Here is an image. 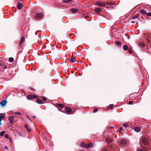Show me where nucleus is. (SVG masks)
<instances>
[{
	"mask_svg": "<svg viewBox=\"0 0 151 151\" xmlns=\"http://www.w3.org/2000/svg\"><path fill=\"white\" fill-rule=\"evenodd\" d=\"M119 143L122 146L126 147L127 146L128 143L127 140L126 139H124L121 140L119 142Z\"/></svg>",
	"mask_w": 151,
	"mask_h": 151,
	"instance_id": "f257e3e1",
	"label": "nucleus"
},
{
	"mask_svg": "<svg viewBox=\"0 0 151 151\" xmlns=\"http://www.w3.org/2000/svg\"><path fill=\"white\" fill-rule=\"evenodd\" d=\"M142 143L145 145H147L149 144L148 142V139L146 137H143L142 139Z\"/></svg>",
	"mask_w": 151,
	"mask_h": 151,
	"instance_id": "f03ea898",
	"label": "nucleus"
},
{
	"mask_svg": "<svg viewBox=\"0 0 151 151\" xmlns=\"http://www.w3.org/2000/svg\"><path fill=\"white\" fill-rule=\"evenodd\" d=\"M14 116H9L8 117V119L9 122L12 124L14 123Z\"/></svg>",
	"mask_w": 151,
	"mask_h": 151,
	"instance_id": "7ed1b4c3",
	"label": "nucleus"
},
{
	"mask_svg": "<svg viewBox=\"0 0 151 151\" xmlns=\"http://www.w3.org/2000/svg\"><path fill=\"white\" fill-rule=\"evenodd\" d=\"M147 37V42L151 43V34H146L145 35Z\"/></svg>",
	"mask_w": 151,
	"mask_h": 151,
	"instance_id": "20e7f679",
	"label": "nucleus"
},
{
	"mask_svg": "<svg viewBox=\"0 0 151 151\" xmlns=\"http://www.w3.org/2000/svg\"><path fill=\"white\" fill-rule=\"evenodd\" d=\"M7 103V101L6 99H3L0 103V105L3 107L4 106H6Z\"/></svg>",
	"mask_w": 151,
	"mask_h": 151,
	"instance_id": "39448f33",
	"label": "nucleus"
},
{
	"mask_svg": "<svg viewBox=\"0 0 151 151\" xmlns=\"http://www.w3.org/2000/svg\"><path fill=\"white\" fill-rule=\"evenodd\" d=\"M5 117V115L3 113H0V125H1V121L4 119Z\"/></svg>",
	"mask_w": 151,
	"mask_h": 151,
	"instance_id": "423d86ee",
	"label": "nucleus"
},
{
	"mask_svg": "<svg viewBox=\"0 0 151 151\" xmlns=\"http://www.w3.org/2000/svg\"><path fill=\"white\" fill-rule=\"evenodd\" d=\"M42 13H38L35 15V18L37 19H40L42 17Z\"/></svg>",
	"mask_w": 151,
	"mask_h": 151,
	"instance_id": "0eeeda50",
	"label": "nucleus"
},
{
	"mask_svg": "<svg viewBox=\"0 0 151 151\" xmlns=\"http://www.w3.org/2000/svg\"><path fill=\"white\" fill-rule=\"evenodd\" d=\"M72 0H63L62 2L63 4L65 3L70 4Z\"/></svg>",
	"mask_w": 151,
	"mask_h": 151,
	"instance_id": "6e6552de",
	"label": "nucleus"
},
{
	"mask_svg": "<svg viewBox=\"0 0 151 151\" xmlns=\"http://www.w3.org/2000/svg\"><path fill=\"white\" fill-rule=\"evenodd\" d=\"M78 11V9L76 8H73L71 9V11L73 13H75L77 12Z\"/></svg>",
	"mask_w": 151,
	"mask_h": 151,
	"instance_id": "1a4fd4ad",
	"label": "nucleus"
},
{
	"mask_svg": "<svg viewBox=\"0 0 151 151\" xmlns=\"http://www.w3.org/2000/svg\"><path fill=\"white\" fill-rule=\"evenodd\" d=\"M24 40H25L24 37H22L21 38L20 40V42L19 43V46L21 45H22V43L24 41Z\"/></svg>",
	"mask_w": 151,
	"mask_h": 151,
	"instance_id": "9d476101",
	"label": "nucleus"
},
{
	"mask_svg": "<svg viewBox=\"0 0 151 151\" xmlns=\"http://www.w3.org/2000/svg\"><path fill=\"white\" fill-rule=\"evenodd\" d=\"M97 4L101 7H104L105 6V5L104 4L99 2L97 3Z\"/></svg>",
	"mask_w": 151,
	"mask_h": 151,
	"instance_id": "9b49d317",
	"label": "nucleus"
},
{
	"mask_svg": "<svg viewBox=\"0 0 151 151\" xmlns=\"http://www.w3.org/2000/svg\"><path fill=\"white\" fill-rule=\"evenodd\" d=\"M87 144L84 142H82L80 144V146L82 147H86Z\"/></svg>",
	"mask_w": 151,
	"mask_h": 151,
	"instance_id": "f8f14e48",
	"label": "nucleus"
},
{
	"mask_svg": "<svg viewBox=\"0 0 151 151\" xmlns=\"http://www.w3.org/2000/svg\"><path fill=\"white\" fill-rule=\"evenodd\" d=\"M23 4H19L17 5V7L18 9H20L22 8L23 6Z\"/></svg>",
	"mask_w": 151,
	"mask_h": 151,
	"instance_id": "ddd939ff",
	"label": "nucleus"
},
{
	"mask_svg": "<svg viewBox=\"0 0 151 151\" xmlns=\"http://www.w3.org/2000/svg\"><path fill=\"white\" fill-rule=\"evenodd\" d=\"M141 130V129L139 127H135L134 128V131L137 132H139Z\"/></svg>",
	"mask_w": 151,
	"mask_h": 151,
	"instance_id": "4468645a",
	"label": "nucleus"
},
{
	"mask_svg": "<svg viewBox=\"0 0 151 151\" xmlns=\"http://www.w3.org/2000/svg\"><path fill=\"white\" fill-rule=\"evenodd\" d=\"M57 106L59 107L61 109H62L64 107V105L63 104H57Z\"/></svg>",
	"mask_w": 151,
	"mask_h": 151,
	"instance_id": "2eb2a0df",
	"label": "nucleus"
},
{
	"mask_svg": "<svg viewBox=\"0 0 151 151\" xmlns=\"http://www.w3.org/2000/svg\"><path fill=\"white\" fill-rule=\"evenodd\" d=\"M33 98V96L32 95H28L27 96V98L28 100H30Z\"/></svg>",
	"mask_w": 151,
	"mask_h": 151,
	"instance_id": "dca6fc26",
	"label": "nucleus"
},
{
	"mask_svg": "<svg viewBox=\"0 0 151 151\" xmlns=\"http://www.w3.org/2000/svg\"><path fill=\"white\" fill-rule=\"evenodd\" d=\"M36 102L37 103L39 104H43V102L42 100L40 99H37L36 100Z\"/></svg>",
	"mask_w": 151,
	"mask_h": 151,
	"instance_id": "f3484780",
	"label": "nucleus"
},
{
	"mask_svg": "<svg viewBox=\"0 0 151 151\" xmlns=\"http://www.w3.org/2000/svg\"><path fill=\"white\" fill-rule=\"evenodd\" d=\"M139 12L143 14H145L147 13L143 9L140 10Z\"/></svg>",
	"mask_w": 151,
	"mask_h": 151,
	"instance_id": "a211bd4d",
	"label": "nucleus"
},
{
	"mask_svg": "<svg viewBox=\"0 0 151 151\" xmlns=\"http://www.w3.org/2000/svg\"><path fill=\"white\" fill-rule=\"evenodd\" d=\"M94 11L96 12L100 13L101 12V9L99 8H96L95 9Z\"/></svg>",
	"mask_w": 151,
	"mask_h": 151,
	"instance_id": "6ab92c4d",
	"label": "nucleus"
},
{
	"mask_svg": "<svg viewBox=\"0 0 151 151\" xmlns=\"http://www.w3.org/2000/svg\"><path fill=\"white\" fill-rule=\"evenodd\" d=\"M93 144L91 143L89 144H88L86 145L87 147H93Z\"/></svg>",
	"mask_w": 151,
	"mask_h": 151,
	"instance_id": "aec40b11",
	"label": "nucleus"
},
{
	"mask_svg": "<svg viewBox=\"0 0 151 151\" xmlns=\"http://www.w3.org/2000/svg\"><path fill=\"white\" fill-rule=\"evenodd\" d=\"M70 60L72 62V63H74L76 61V59L75 58H72L71 57L70 58Z\"/></svg>",
	"mask_w": 151,
	"mask_h": 151,
	"instance_id": "412c9836",
	"label": "nucleus"
},
{
	"mask_svg": "<svg viewBox=\"0 0 151 151\" xmlns=\"http://www.w3.org/2000/svg\"><path fill=\"white\" fill-rule=\"evenodd\" d=\"M65 111H66L68 113H69L71 111V109L70 108H65Z\"/></svg>",
	"mask_w": 151,
	"mask_h": 151,
	"instance_id": "4be33fe9",
	"label": "nucleus"
},
{
	"mask_svg": "<svg viewBox=\"0 0 151 151\" xmlns=\"http://www.w3.org/2000/svg\"><path fill=\"white\" fill-rule=\"evenodd\" d=\"M123 48L124 50H127L128 49V47L127 45H124L123 46Z\"/></svg>",
	"mask_w": 151,
	"mask_h": 151,
	"instance_id": "5701e85b",
	"label": "nucleus"
},
{
	"mask_svg": "<svg viewBox=\"0 0 151 151\" xmlns=\"http://www.w3.org/2000/svg\"><path fill=\"white\" fill-rule=\"evenodd\" d=\"M14 60V58L12 57H10L9 59V61L11 63Z\"/></svg>",
	"mask_w": 151,
	"mask_h": 151,
	"instance_id": "b1692460",
	"label": "nucleus"
},
{
	"mask_svg": "<svg viewBox=\"0 0 151 151\" xmlns=\"http://www.w3.org/2000/svg\"><path fill=\"white\" fill-rule=\"evenodd\" d=\"M6 133V132L5 131H1L0 133V136L2 137L3 136L4 134Z\"/></svg>",
	"mask_w": 151,
	"mask_h": 151,
	"instance_id": "393cba45",
	"label": "nucleus"
},
{
	"mask_svg": "<svg viewBox=\"0 0 151 151\" xmlns=\"http://www.w3.org/2000/svg\"><path fill=\"white\" fill-rule=\"evenodd\" d=\"M115 44L116 45H120L121 44V43L120 42L117 41L115 42Z\"/></svg>",
	"mask_w": 151,
	"mask_h": 151,
	"instance_id": "a878e982",
	"label": "nucleus"
},
{
	"mask_svg": "<svg viewBox=\"0 0 151 151\" xmlns=\"http://www.w3.org/2000/svg\"><path fill=\"white\" fill-rule=\"evenodd\" d=\"M123 125L124 127H127L129 126V124L127 123H126L123 124Z\"/></svg>",
	"mask_w": 151,
	"mask_h": 151,
	"instance_id": "bb28decb",
	"label": "nucleus"
},
{
	"mask_svg": "<svg viewBox=\"0 0 151 151\" xmlns=\"http://www.w3.org/2000/svg\"><path fill=\"white\" fill-rule=\"evenodd\" d=\"M14 114L16 115H19L21 114V113L20 112L17 111L15 112L14 113Z\"/></svg>",
	"mask_w": 151,
	"mask_h": 151,
	"instance_id": "cd10ccee",
	"label": "nucleus"
},
{
	"mask_svg": "<svg viewBox=\"0 0 151 151\" xmlns=\"http://www.w3.org/2000/svg\"><path fill=\"white\" fill-rule=\"evenodd\" d=\"M139 45L140 47H143L144 45V44L143 43L140 42L139 44Z\"/></svg>",
	"mask_w": 151,
	"mask_h": 151,
	"instance_id": "c85d7f7f",
	"label": "nucleus"
},
{
	"mask_svg": "<svg viewBox=\"0 0 151 151\" xmlns=\"http://www.w3.org/2000/svg\"><path fill=\"white\" fill-rule=\"evenodd\" d=\"M137 18V16L135 15L132 17V19H135Z\"/></svg>",
	"mask_w": 151,
	"mask_h": 151,
	"instance_id": "c756f323",
	"label": "nucleus"
},
{
	"mask_svg": "<svg viewBox=\"0 0 151 151\" xmlns=\"http://www.w3.org/2000/svg\"><path fill=\"white\" fill-rule=\"evenodd\" d=\"M128 52L130 54L132 53L133 52L132 50H131L130 49H129L128 50Z\"/></svg>",
	"mask_w": 151,
	"mask_h": 151,
	"instance_id": "7c9ffc66",
	"label": "nucleus"
},
{
	"mask_svg": "<svg viewBox=\"0 0 151 151\" xmlns=\"http://www.w3.org/2000/svg\"><path fill=\"white\" fill-rule=\"evenodd\" d=\"M147 15L148 16H151V12H148L147 14Z\"/></svg>",
	"mask_w": 151,
	"mask_h": 151,
	"instance_id": "2f4dec72",
	"label": "nucleus"
},
{
	"mask_svg": "<svg viewBox=\"0 0 151 151\" xmlns=\"http://www.w3.org/2000/svg\"><path fill=\"white\" fill-rule=\"evenodd\" d=\"M113 104H110L109 106V107H110L111 109H113Z\"/></svg>",
	"mask_w": 151,
	"mask_h": 151,
	"instance_id": "473e14b6",
	"label": "nucleus"
},
{
	"mask_svg": "<svg viewBox=\"0 0 151 151\" xmlns=\"http://www.w3.org/2000/svg\"><path fill=\"white\" fill-rule=\"evenodd\" d=\"M97 109H98L97 108H95L93 111V112L95 113V112H96L97 111Z\"/></svg>",
	"mask_w": 151,
	"mask_h": 151,
	"instance_id": "72a5a7b5",
	"label": "nucleus"
},
{
	"mask_svg": "<svg viewBox=\"0 0 151 151\" xmlns=\"http://www.w3.org/2000/svg\"><path fill=\"white\" fill-rule=\"evenodd\" d=\"M42 100L44 101H46L47 100V99H46V98L44 97H43L42 98Z\"/></svg>",
	"mask_w": 151,
	"mask_h": 151,
	"instance_id": "f704fd0d",
	"label": "nucleus"
},
{
	"mask_svg": "<svg viewBox=\"0 0 151 151\" xmlns=\"http://www.w3.org/2000/svg\"><path fill=\"white\" fill-rule=\"evenodd\" d=\"M5 137L6 139H8L9 137V135L8 134L5 135Z\"/></svg>",
	"mask_w": 151,
	"mask_h": 151,
	"instance_id": "c9c22d12",
	"label": "nucleus"
},
{
	"mask_svg": "<svg viewBox=\"0 0 151 151\" xmlns=\"http://www.w3.org/2000/svg\"><path fill=\"white\" fill-rule=\"evenodd\" d=\"M33 97L34 99H35L37 98V96L35 95H34L33 96Z\"/></svg>",
	"mask_w": 151,
	"mask_h": 151,
	"instance_id": "e433bc0d",
	"label": "nucleus"
},
{
	"mask_svg": "<svg viewBox=\"0 0 151 151\" xmlns=\"http://www.w3.org/2000/svg\"><path fill=\"white\" fill-rule=\"evenodd\" d=\"M28 126L27 125V124H25V128L26 129H28Z\"/></svg>",
	"mask_w": 151,
	"mask_h": 151,
	"instance_id": "4c0bfd02",
	"label": "nucleus"
},
{
	"mask_svg": "<svg viewBox=\"0 0 151 151\" xmlns=\"http://www.w3.org/2000/svg\"><path fill=\"white\" fill-rule=\"evenodd\" d=\"M137 151H143V150L142 149H139Z\"/></svg>",
	"mask_w": 151,
	"mask_h": 151,
	"instance_id": "58836bf2",
	"label": "nucleus"
},
{
	"mask_svg": "<svg viewBox=\"0 0 151 151\" xmlns=\"http://www.w3.org/2000/svg\"><path fill=\"white\" fill-rule=\"evenodd\" d=\"M133 102L132 101H131L129 102V104H132V103H133Z\"/></svg>",
	"mask_w": 151,
	"mask_h": 151,
	"instance_id": "ea45409f",
	"label": "nucleus"
},
{
	"mask_svg": "<svg viewBox=\"0 0 151 151\" xmlns=\"http://www.w3.org/2000/svg\"><path fill=\"white\" fill-rule=\"evenodd\" d=\"M27 131H28V132H30V131H31V129H30V128H28V129H27Z\"/></svg>",
	"mask_w": 151,
	"mask_h": 151,
	"instance_id": "a19ab883",
	"label": "nucleus"
},
{
	"mask_svg": "<svg viewBox=\"0 0 151 151\" xmlns=\"http://www.w3.org/2000/svg\"><path fill=\"white\" fill-rule=\"evenodd\" d=\"M119 130H121L122 131V127H120L119 128Z\"/></svg>",
	"mask_w": 151,
	"mask_h": 151,
	"instance_id": "79ce46f5",
	"label": "nucleus"
},
{
	"mask_svg": "<svg viewBox=\"0 0 151 151\" xmlns=\"http://www.w3.org/2000/svg\"><path fill=\"white\" fill-rule=\"evenodd\" d=\"M135 22V21H132L131 22V23H134Z\"/></svg>",
	"mask_w": 151,
	"mask_h": 151,
	"instance_id": "37998d69",
	"label": "nucleus"
},
{
	"mask_svg": "<svg viewBox=\"0 0 151 151\" xmlns=\"http://www.w3.org/2000/svg\"><path fill=\"white\" fill-rule=\"evenodd\" d=\"M32 117L33 119H35V117H36V116H32Z\"/></svg>",
	"mask_w": 151,
	"mask_h": 151,
	"instance_id": "c03bdc74",
	"label": "nucleus"
},
{
	"mask_svg": "<svg viewBox=\"0 0 151 151\" xmlns=\"http://www.w3.org/2000/svg\"><path fill=\"white\" fill-rule=\"evenodd\" d=\"M5 149H7V150H8V147H6V146H5Z\"/></svg>",
	"mask_w": 151,
	"mask_h": 151,
	"instance_id": "a18cd8bd",
	"label": "nucleus"
},
{
	"mask_svg": "<svg viewBox=\"0 0 151 151\" xmlns=\"http://www.w3.org/2000/svg\"><path fill=\"white\" fill-rule=\"evenodd\" d=\"M4 69H6V66H5L4 67Z\"/></svg>",
	"mask_w": 151,
	"mask_h": 151,
	"instance_id": "49530a36",
	"label": "nucleus"
},
{
	"mask_svg": "<svg viewBox=\"0 0 151 151\" xmlns=\"http://www.w3.org/2000/svg\"><path fill=\"white\" fill-rule=\"evenodd\" d=\"M1 62H0V66H1Z\"/></svg>",
	"mask_w": 151,
	"mask_h": 151,
	"instance_id": "de8ad7c7",
	"label": "nucleus"
},
{
	"mask_svg": "<svg viewBox=\"0 0 151 151\" xmlns=\"http://www.w3.org/2000/svg\"><path fill=\"white\" fill-rule=\"evenodd\" d=\"M85 151L84 150H82L81 151Z\"/></svg>",
	"mask_w": 151,
	"mask_h": 151,
	"instance_id": "09e8293b",
	"label": "nucleus"
}]
</instances>
